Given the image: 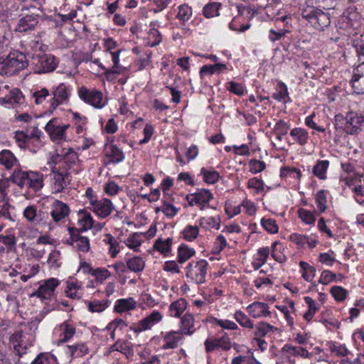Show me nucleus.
Returning a JSON list of instances; mask_svg holds the SVG:
<instances>
[{
	"label": "nucleus",
	"instance_id": "f257e3e1",
	"mask_svg": "<svg viewBox=\"0 0 364 364\" xmlns=\"http://www.w3.org/2000/svg\"><path fill=\"white\" fill-rule=\"evenodd\" d=\"M28 61L24 53L19 51L10 53L7 56L0 57V74L14 75L26 68Z\"/></svg>",
	"mask_w": 364,
	"mask_h": 364
},
{
	"label": "nucleus",
	"instance_id": "f03ea898",
	"mask_svg": "<svg viewBox=\"0 0 364 364\" xmlns=\"http://www.w3.org/2000/svg\"><path fill=\"white\" fill-rule=\"evenodd\" d=\"M302 18L307 20L312 26L318 31H323L331 24V16L328 13L315 7H306L301 11Z\"/></svg>",
	"mask_w": 364,
	"mask_h": 364
},
{
	"label": "nucleus",
	"instance_id": "7ed1b4c3",
	"mask_svg": "<svg viewBox=\"0 0 364 364\" xmlns=\"http://www.w3.org/2000/svg\"><path fill=\"white\" fill-rule=\"evenodd\" d=\"M79 97L85 102L91 105L96 108H102L104 106L102 103V92L96 90H89L85 86H82L78 91Z\"/></svg>",
	"mask_w": 364,
	"mask_h": 364
},
{
	"label": "nucleus",
	"instance_id": "20e7f679",
	"mask_svg": "<svg viewBox=\"0 0 364 364\" xmlns=\"http://www.w3.org/2000/svg\"><path fill=\"white\" fill-rule=\"evenodd\" d=\"M347 124L349 127L346 129V134H355L361 131V127L364 126V111H349L346 114Z\"/></svg>",
	"mask_w": 364,
	"mask_h": 364
},
{
	"label": "nucleus",
	"instance_id": "39448f33",
	"mask_svg": "<svg viewBox=\"0 0 364 364\" xmlns=\"http://www.w3.org/2000/svg\"><path fill=\"white\" fill-rule=\"evenodd\" d=\"M58 279L55 278H50L46 279L41 284L38 289L31 294V296H37L38 298L50 300L51 296L54 294L55 288L59 285Z\"/></svg>",
	"mask_w": 364,
	"mask_h": 364
},
{
	"label": "nucleus",
	"instance_id": "423d86ee",
	"mask_svg": "<svg viewBox=\"0 0 364 364\" xmlns=\"http://www.w3.org/2000/svg\"><path fill=\"white\" fill-rule=\"evenodd\" d=\"M53 97L50 101V112H53L58 106L60 104L65 102L68 100L70 95V89L69 86L65 85L64 83H60L53 91Z\"/></svg>",
	"mask_w": 364,
	"mask_h": 364
},
{
	"label": "nucleus",
	"instance_id": "0eeeda50",
	"mask_svg": "<svg viewBox=\"0 0 364 364\" xmlns=\"http://www.w3.org/2000/svg\"><path fill=\"white\" fill-rule=\"evenodd\" d=\"M90 205L92 206V211L102 218L109 216L114 209L112 201L107 198L100 200L96 198L91 199Z\"/></svg>",
	"mask_w": 364,
	"mask_h": 364
},
{
	"label": "nucleus",
	"instance_id": "6e6552de",
	"mask_svg": "<svg viewBox=\"0 0 364 364\" xmlns=\"http://www.w3.org/2000/svg\"><path fill=\"white\" fill-rule=\"evenodd\" d=\"M350 84L354 92L364 94V63H360L353 69Z\"/></svg>",
	"mask_w": 364,
	"mask_h": 364
},
{
	"label": "nucleus",
	"instance_id": "1a4fd4ad",
	"mask_svg": "<svg viewBox=\"0 0 364 364\" xmlns=\"http://www.w3.org/2000/svg\"><path fill=\"white\" fill-rule=\"evenodd\" d=\"M70 213L69 206L58 200H55L52 204L51 216L55 222H59Z\"/></svg>",
	"mask_w": 364,
	"mask_h": 364
},
{
	"label": "nucleus",
	"instance_id": "9d476101",
	"mask_svg": "<svg viewBox=\"0 0 364 364\" xmlns=\"http://www.w3.org/2000/svg\"><path fill=\"white\" fill-rule=\"evenodd\" d=\"M268 309L269 306L267 304L259 301L253 302L247 308L250 315L255 318L270 316L271 312Z\"/></svg>",
	"mask_w": 364,
	"mask_h": 364
},
{
	"label": "nucleus",
	"instance_id": "9b49d317",
	"mask_svg": "<svg viewBox=\"0 0 364 364\" xmlns=\"http://www.w3.org/2000/svg\"><path fill=\"white\" fill-rule=\"evenodd\" d=\"M58 63L54 55L45 54L41 57L39 60L40 65L36 73L41 74L52 72L56 68Z\"/></svg>",
	"mask_w": 364,
	"mask_h": 364
},
{
	"label": "nucleus",
	"instance_id": "f8f14e48",
	"mask_svg": "<svg viewBox=\"0 0 364 364\" xmlns=\"http://www.w3.org/2000/svg\"><path fill=\"white\" fill-rule=\"evenodd\" d=\"M38 23L37 16L34 14L26 15L19 19L16 31L20 33L33 31Z\"/></svg>",
	"mask_w": 364,
	"mask_h": 364
},
{
	"label": "nucleus",
	"instance_id": "ddd939ff",
	"mask_svg": "<svg viewBox=\"0 0 364 364\" xmlns=\"http://www.w3.org/2000/svg\"><path fill=\"white\" fill-rule=\"evenodd\" d=\"M57 120L56 118L50 120L45 127L46 132L53 141L62 140L65 137V133L60 129V126L56 124Z\"/></svg>",
	"mask_w": 364,
	"mask_h": 364
},
{
	"label": "nucleus",
	"instance_id": "4468645a",
	"mask_svg": "<svg viewBox=\"0 0 364 364\" xmlns=\"http://www.w3.org/2000/svg\"><path fill=\"white\" fill-rule=\"evenodd\" d=\"M88 353L89 349L85 343H75L65 346V353L71 358L82 357Z\"/></svg>",
	"mask_w": 364,
	"mask_h": 364
},
{
	"label": "nucleus",
	"instance_id": "2eb2a0df",
	"mask_svg": "<svg viewBox=\"0 0 364 364\" xmlns=\"http://www.w3.org/2000/svg\"><path fill=\"white\" fill-rule=\"evenodd\" d=\"M29 176L30 171H24L21 169L16 168L9 177V181L16 184L21 188L24 187L28 188Z\"/></svg>",
	"mask_w": 364,
	"mask_h": 364
},
{
	"label": "nucleus",
	"instance_id": "dca6fc26",
	"mask_svg": "<svg viewBox=\"0 0 364 364\" xmlns=\"http://www.w3.org/2000/svg\"><path fill=\"white\" fill-rule=\"evenodd\" d=\"M23 98L22 92L19 89H13L9 92V94L4 97H0V105H6L7 104L11 105L13 107L15 105L21 103V99Z\"/></svg>",
	"mask_w": 364,
	"mask_h": 364
},
{
	"label": "nucleus",
	"instance_id": "f3484780",
	"mask_svg": "<svg viewBox=\"0 0 364 364\" xmlns=\"http://www.w3.org/2000/svg\"><path fill=\"white\" fill-rule=\"evenodd\" d=\"M193 195L195 204L196 205L208 204L210 200L213 198V193L205 188H198Z\"/></svg>",
	"mask_w": 364,
	"mask_h": 364
},
{
	"label": "nucleus",
	"instance_id": "a211bd4d",
	"mask_svg": "<svg viewBox=\"0 0 364 364\" xmlns=\"http://www.w3.org/2000/svg\"><path fill=\"white\" fill-rule=\"evenodd\" d=\"M208 263L204 259H201L196 262L195 268L198 269V272L194 273V279L198 284H203L205 282V275L207 274Z\"/></svg>",
	"mask_w": 364,
	"mask_h": 364
},
{
	"label": "nucleus",
	"instance_id": "6ab92c4d",
	"mask_svg": "<svg viewBox=\"0 0 364 364\" xmlns=\"http://www.w3.org/2000/svg\"><path fill=\"white\" fill-rule=\"evenodd\" d=\"M60 328L63 333L60 335L62 338L58 341V345L68 342L75 333V328L70 324V321H64Z\"/></svg>",
	"mask_w": 364,
	"mask_h": 364
},
{
	"label": "nucleus",
	"instance_id": "aec40b11",
	"mask_svg": "<svg viewBox=\"0 0 364 364\" xmlns=\"http://www.w3.org/2000/svg\"><path fill=\"white\" fill-rule=\"evenodd\" d=\"M43 176L41 173L30 171L28 188H31L35 191H39L43 187Z\"/></svg>",
	"mask_w": 364,
	"mask_h": 364
},
{
	"label": "nucleus",
	"instance_id": "412c9836",
	"mask_svg": "<svg viewBox=\"0 0 364 364\" xmlns=\"http://www.w3.org/2000/svg\"><path fill=\"white\" fill-rule=\"evenodd\" d=\"M227 69L224 63H215L214 65H205L200 70V75L203 77L204 75H210L214 73H220L221 71Z\"/></svg>",
	"mask_w": 364,
	"mask_h": 364
},
{
	"label": "nucleus",
	"instance_id": "4be33fe9",
	"mask_svg": "<svg viewBox=\"0 0 364 364\" xmlns=\"http://www.w3.org/2000/svg\"><path fill=\"white\" fill-rule=\"evenodd\" d=\"M282 353H291L294 356H301L302 358H309L310 356L308 350L301 346H293L290 344H286L282 348Z\"/></svg>",
	"mask_w": 364,
	"mask_h": 364
},
{
	"label": "nucleus",
	"instance_id": "5701e85b",
	"mask_svg": "<svg viewBox=\"0 0 364 364\" xmlns=\"http://www.w3.org/2000/svg\"><path fill=\"white\" fill-rule=\"evenodd\" d=\"M196 253L194 249L186 244H181L178 248V262L183 264L189 259Z\"/></svg>",
	"mask_w": 364,
	"mask_h": 364
},
{
	"label": "nucleus",
	"instance_id": "b1692460",
	"mask_svg": "<svg viewBox=\"0 0 364 364\" xmlns=\"http://www.w3.org/2000/svg\"><path fill=\"white\" fill-rule=\"evenodd\" d=\"M173 238L168 237L166 240L158 238L154 245V248L164 255H167L171 250Z\"/></svg>",
	"mask_w": 364,
	"mask_h": 364
},
{
	"label": "nucleus",
	"instance_id": "393cba45",
	"mask_svg": "<svg viewBox=\"0 0 364 364\" xmlns=\"http://www.w3.org/2000/svg\"><path fill=\"white\" fill-rule=\"evenodd\" d=\"M277 331V328L266 322H259L255 327V338H262L270 332Z\"/></svg>",
	"mask_w": 364,
	"mask_h": 364
},
{
	"label": "nucleus",
	"instance_id": "a878e982",
	"mask_svg": "<svg viewBox=\"0 0 364 364\" xmlns=\"http://www.w3.org/2000/svg\"><path fill=\"white\" fill-rule=\"evenodd\" d=\"M187 306V302L184 299H179L171 304L169 306L170 315L174 317H180Z\"/></svg>",
	"mask_w": 364,
	"mask_h": 364
},
{
	"label": "nucleus",
	"instance_id": "bb28decb",
	"mask_svg": "<svg viewBox=\"0 0 364 364\" xmlns=\"http://www.w3.org/2000/svg\"><path fill=\"white\" fill-rule=\"evenodd\" d=\"M329 161L323 160L318 161L316 164L313 168V173L321 180L326 178V171L329 166Z\"/></svg>",
	"mask_w": 364,
	"mask_h": 364
},
{
	"label": "nucleus",
	"instance_id": "cd10ccee",
	"mask_svg": "<svg viewBox=\"0 0 364 364\" xmlns=\"http://www.w3.org/2000/svg\"><path fill=\"white\" fill-rule=\"evenodd\" d=\"M15 139L16 142L18 144V146L21 149H28L33 153H36V150L33 149L31 144L29 140V136L23 131L16 132Z\"/></svg>",
	"mask_w": 364,
	"mask_h": 364
},
{
	"label": "nucleus",
	"instance_id": "c85d7f7f",
	"mask_svg": "<svg viewBox=\"0 0 364 364\" xmlns=\"http://www.w3.org/2000/svg\"><path fill=\"white\" fill-rule=\"evenodd\" d=\"M70 176V173L68 170L65 171H57V174L54 176L55 191L58 193L62 192L66 186L65 180Z\"/></svg>",
	"mask_w": 364,
	"mask_h": 364
},
{
	"label": "nucleus",
	"instance_id": "c756f323",
	"mask_svg": "<svg viewBox=\"0 0 364 364\" xmlns=\"http://www.w3.org/2000/svg\"><path fill=\"white\" fill-rule=\"evenodd\" d=\"M16 161V158L11 151L5 149L0 152V163L7 169H10Z\"/></svg>",
	"mask_w": 364,
	"mask_h": 364
},
{
	"label": "nucleus",
	"instance_id": "7c9ffc66",
	"mask_svg": "<svg viewBox=\"0 0 364 364\" xmlns=\"http://www.w3.org/2000/svg\"><path fill=\"white\" fill-rule=\"evenodd\" d=\"M135 308V301L132 298L121 299L117 301L114 310L117 312H123Z\"/></svg>",
	"mask_w": 364,
	"mask_h": 364
},
{
	"label": "nucleus",
	"instance_id": "2f4dec72",
	"mask_svg": "<svg viewBox=\"0 0 364 364\" xmlns=\"http://www.w3.org/2000/svg\"><path fill=\"white\" fill-rule=\"evenodd\" d=\"M200 175L203 176L204 182L208 184H214L220 178V173L215 170H208L205 168L200 169Z\"/></svg>",
	"mask_w": 364,
	"mask_h": 364
},
{
	"label": "nucleus",
	"instance_id": "473e14b6",
	"mask_svg": "<svg viewBox=\"0 0 364 364\" xmlns=\"http://www.w3.org/2000/svg\"><path fill=\"white\" fill-rule=\"evenodd\" d=\"M181 338V336L179 333L176 331L170 332L164 337L165 344L164 345V348L166 349L176 348Z\"/></svg>",
	"mask_w": 364,
	"mask_h": 364
},
{
	"label": "nucleus",
	"instance_id": "72a5a7b5",
	"mask_svg": "<svg viewBox=\"0 0 364 364\" xmlns=\"http://www.w3.org/2000/svg\"><path fill=\"white\" fill-rule=\"evenodd\" d=\"M199 225L205 229L215 228V229L219 230L220 228V218L219 216H218V218H201L199 220Z\"/></svg>",
	"mask_w": 364,
	"mask_h": 364
},
{
	"label": "nucleus",
	"instance_id": "f704fd0d",
	"mask_svg": "<svg viewBox=\"0 0 364 364\" xmlns=\"http://www.w3.org/2000/svg\"><path fill=\"white\" fill-rule=\"evenodd\" d=\"M127 267L130 271L139 272L144 269L145 264L141 257H134L127 260Z\"/></svg>",
	"mask_w": 364,
	"mask_h": 364
},
{
	"label": "nucleus",
	"instance_id": "c9c22d12",
	"mask_svg": "<svg viewBox=\"0 0 364 364\" xmlns=\"http://www.w3.org/2000/svg\"><path fill=\"white\" fill-rule=\"evenodd\" d=\"M290 134L291 136L295 138L296 142L300 145H305L307 143L309 138V134L307 131L301 128H294Z\"/></svg>",
	"mask_w": 364,
	"mask_h": 364
},
{
	"label": "nucleus",
	"instance_id": "e433bc0d",
	"mask_svg": "<svg viewBox=\"0 0 364 364\" xmlns=\"http://www.w3.org/2000/svg\"><path fill=\"white\" fill-rule=\"evenodd\" d=\"M183 237L188 242H191L196 239L199 234V228L196 225H187L182 231Z\"/></svg>",
	"mask_w": 364,
	"mask_h": 364
},
{
	"label": "nucleus",
	"instance_id": "4c0bfd02",
	"mask_svg": "<svg viewBox=\"0 0 364 364\" xmlns=\"http://www.w3.org/2000/svg\"><path fill=\"white\" fill-rule=\"evenodd\" d=\"M221 4L219 2H211L203 7V15L206 18H212L219 16V9Z\"/></svg>",
	"mask_w": 364,
	"mask_h": 364
},
{
	"label": "nucleus",
	"instance_id": "58836bf2",
	"mask_svg": "<svg viewBox=\"0 0 364 364\" xmlns=\"http://www.w3.org/2000/svg\"><path fill=\"white\" fill-rule=\"evenodd\" d=\"M31 364H57V358L50 353H40Z\"/></svg>",
	"mask_w": 364,
	"mask_h": 364
},
{
	"label": "nucleus",
	"instance_id": "ea45409f",
	"mask_svg": "<svg viewBox=\"0 0 364 364\" xmlns=\"http://www.w3.org/2000/svg\"><path fill=\"white\" fill-rule=\"evenodd\" d=\"M110 152L107 154V156L111 159L112 163H119L124 160V155L121 149L117 145L112 144L109 146Z\"/></svg>",
	"mask_w": 364,
	"mask_h": 364
},
{
	"label": "nucleus",
	"instance_id": "a19ab883",
	"mask_svg": "<svg viewBox=\"0 0 364 364\" xmlns=\"http://www.w3.org/2000/svg\"><path fill=\"white\" fill-rule=\"evenodd\" d=\"M304 299L309 306V309L304 314V318L306 321H310L314 317L316 312L318 310V308L316 306L314 301L311 297L305 296Z\"/></svg>",
	"mask_w": 364,
	"mask_h": 364
},
{
	"label": "nucleus",
	"instance_id": "79ce46f5",
	"mask_svg": "<svg viewBox=\"0 0 364 364\" xmlns=\"http://www.w3.org/2000/svg\"><path fill=\"white\" fill-rule=\"evenodd\" d=\"M299 265L303 271V278L307 282L311 281L315 276L316 269L304 261H301Z\"/></svg>",
	"mask_w": 364,
	"mask_h": 364
},
{
	"label": "nucleus",
	"instance_id": "37998d69",
	"mask_svg": "<svg viewBox=\"0 0 364 364\" xmlns=\"http://www.w3.org/2000/svg\"><path fill=\"white\" fill-rule=\"evenodd\" d=\"M297 212L299 218L306 224L314 225L315 223L316 216L311 211L301 208Z\"/></svg>",
	"mask_w": 364,
	"mask_h": 364
},
{
	"label": "nucleus",
	"instance_id": "c03bdc74",
	"mask_svg": "<svg viewBox=\"0 0 364 364\" xmlns=\"http://www.w3.org/2000/svg\"><path fill=\"white\" fill-rule=\"evenodd\" d=\"M326 190H320L316 194V203L320 213H323L326 210L327 198L326 196Z\"/></svg>",
	"mask_w": 364,
	"mask_h": 364
},
{
	"label": "nucleus",
	"instance_id": "a18cd8bd",
	"mask_svg": "<svg viewBox=\"0 0 364 364\" xmlns=\"http://www.w3.org/2000/svg\"><path fill=\"white\" fill-rule=\"evenodd\" d=\"M235 320L243 327L252 328L253 322L241 311H237L235 314Z\"/></svg>",
	"mask_w": 364,
	"mask_h": 364
},
{
	"label": "nucleus",
	"instance_id": "49530a36",
	"mask_svg": "<svg viewBox=\"0 0 364 364\" xmlns=\"http://www.w3.org/2000/svg\"><path fill=\"white\" fill-rule=\"evenodd\" d=\"M330 292L337 301H344L348 294V291L340 286H333L331 287Z\"/></svg>",
	"mask_w": 364,
	"mask_h": 364
},
{
	"label": "nucleus",
	"instance_id": "de8ad7c7",
	"mask_svg": "<svg viewBox=\"0 0 364 364\" xmlns=\"http://www.w3.org/2000/svg\"><path fill=\"white\" fill-rule=\"evenodd\" d=\"M353 46L356 50L359 61L364 63V35L353 41Z\"/></svg>",
	"mask_w": 364,
	"mask_h": 364
},
{
	"label": "nucleus",
	"instance_id": "09e8293b",
	"mask_svg": "<svg viewBox=\"0 0 364 364\" xmlns=\"http://www.w3.org/2000/svg\"><path fill=\"white\" fill-rule=\"evenodd\" d=\"M63 159H65V165L63 166V168L68 170V168H70L71 165L75 164L78 160V156L72 149H69Z\"/></svg>",
	"mask_w": 364,
	"mask_h": 364
},
{
	"label": "nucleus",
	"instance_id": "8fccbe9b",
	"mask_svg": "<svg viewBox=\"0 0 364 364\" xmlns=\"http://www.w3.org/2000/svg\"><path fill=\"white\" fill-rule=\"evenodd\" d=\"M250 171L252 173H257L264 171L266 168V164L255 159H252L249 161Z\"/></svg>",
	"mask_w": 364,
	"mask_h": 364
},
{
	"label": "nucleus",
	"instance_id": "3c124183",
	"mask_svg": "<svg viewBox=\"0 0 364 364\" xmlns=\"http://www.w3.org/2000/svg\"><path fill=\"white\" fill-rule=\"evenodd\" d=\"M24 217L30 222L40 221L41 215L37 214L36 208L33 205L28 206L23 211Z\"/></svg>",
	"mask_w": 364,
	"mask_h": 364
},
{
	"label": "nucleus",
	"instance_id": "603ef678",
	"mask_svg": "<svg viewBox=\"0 0 364 364\" xmlns=\"http://www.w3.org/2000/svg\"><path fill=\"white\" fill-rule=\"evenodd\" d=\"M261 224L263 228L269 233L274 234L278 232L279 228L274 219L262 218L261 220Z\"/></svg>",
	"mask_w": 364,
	"mask_h": 364
},
{
	"label": "nucleus",
	"instance_id": "864d4df0",
	"mask_svg": "<svg viewBox=\"0 0 364 364\" xmlns=\"http://www.w3.org/2000/svg\"><path fill=\"white\" fill-rule=\"evenodd\" d=\"M333 124L336 130H343L346 133L347 127H349V124H347L346 116L344 117L341 114L335 116Z\"/></svg>",
	"mask_w": 364,
	"mask_h": 364
},
{
	"label": "nucleus",
	"instance_id": "5fc2aeb1",
	"mask_svg": "<svg viewBox=\"0 0 364 364\" xmlns=\"http://www.w3.org/2000/svg\"><path fill=\"white\" fill-rule=\"evenodd\" d=\"M109 301H106L105 302L100 301H90L88 303V309L91 312H102L103 311L107 306Z\"/></svg>",
	"mask_w": 364,
	"mask_h": 364
},
{
	"label": "nucleus",
	"instance_id": "6e6d98bb",
	"mask_svg": "<svg viewBox=\"0 0 364 364\" xmlns=\"http://www.w3.org/2000/svg\"><path fill=\"white\" fill-rule=\"evenodd\" d=\"M181 323L183 330H187L186 333L191 335L193 331L191 328L193 327L194 318L191 314H185L181 318Z\"/></svg>",
	"mask_w": 364,
	"mask_h": 364
},
{
	"label": "nucleus",
	"instance_id": "4d7b16f0",
	"mask_svg": "<svg viewBox=\"0 0 364 364\" xmlns=\"http://www.w3.org/2000/svg\"><path fill=\"white\" fill-rule=\"evenodd\" d=\"M212 323L213 324L218 325L225 329L236 330L238 328L235 322L229 320H222L217 318H213Z\"/></svg>",
	"mask_w": 364,
	"mask_h": 364
},
{
	"label": "nucleus",
	"instance_id": "13d9d810",
	"mask_svg": "<svg viewBox=\"0 0 364 364\" xmlns=\"http://www.w3.org/2000/svg\"><path fill=\"white\" fill-rule=\"evenodd\" d=\"M192 15V9L188 5L183 4L178 7L177 18L183 21H186Z\"/></svg>",
	"mask_w": 364,
	"mask_h": 364
},
{
	"label": "nucleus",
	"instance_id": "bf43d9fd",
	"mask_svg": "<svg viewBox=\"0 0 364 364\" xmlns=\"http://www.w3.org/2000/svg\"><path fill=\"white\" fill-rule=\"evenodd\" d=\"M278 92L274 93L272 95V97L278 101L285 100V98L288 97V90L287 85L284 82H279L278 84Z\"/></svg>",
	"mask_w": 364,
	"mask_h": 364
},
{
	"label": "nucleus",
	"instance_id": "052dcab7",
	"mask_svg": "<svg viewBox=\"0 0 364 364\" xmlns=\"http://www.w3.org/2000/svg\"><path fill=\"white\" fill-rule=\"evenodd\" d=\"M151 326L152 323L150 322L149 319L147 317H145L139 321L136 326H131L130 329L135 333H139L149 329Z\"/></svg>",
	"mask_w": 364,
	"mask_h": 364
},
{
	"label": "nucleus",
	"instance_id": "680f3d73",
	"mask_svg": "<svg viewBox=\"0 0 364 364\" xmlns=\"http://www.w3.org/2000/svg\"><path fill=\"white\" fill-rule=\"evenodd\" d=\"M111 275L110 272L105 268L98 267L92 272V275L97 281L102 282Z\"/></svg>",
	"mask_w": 364,
	"mask_h": 364
},
{
	"label": "nucleus",
	"instance_id": "e2e57ef3",
	"mask_svg": "<svg viewBox=\"0 0 364 364\" xmlns=\"http://www.w3.org/2000/svg\"><path fill=\"white\" fill-rule=\"evenodd\" d=\"M227 87L228 90L235 95L242 96L244 94V87L240 83H237L234 81H230Z\"/></svg>",
	"mask_w": 364,
	"mask_h": 364
},
{
	"label": "nucleus",
	"instance_id": "0e129e2a",
	"mask_svg": "<svg viewBox=\"0 0 364 364\" xmlns=\"http://www.w3.org/2000/svg\"><path fill=\"white\" fill-rule=\"evenodd\" d=\"M336 279V274L329 270L322 272L318 282L323 284H328L330 282Z\"/></svg>",
	"mask_w": 364,
	"mask_h": 364
},
{
	"label": "nucleus",
	"instance_id": "69168bd1",
	"mask_svg": "<svg viewBox=\"0 0 364 364\" xmlns=\"http://www.w3.org/2000/svg\"><path fill=\"white\" fill-rule=\"evenodd\" d=\"M76 243L78 251L87 252L90 249V240L87 237L82 236Z\"/></svg>",
	"mask_w": 364,
	"mask_h": 364
},
{
	"label": "nucleus",
	"instance_id": "338daca9",
	"mask_svg": "<svg viewBox=\"0 0 364 364\" xmlns=\"http://www.w3.org/2000/svg\"><path fill=\"white\" fill-rule=\"evenodd\" d=\"M289 240L297 245L303 247L307 241V235L292 233L289 235Z\"/></svg>",
	"mask_w": 364,
	"mask_h": 364
},
{
	"label": "nucleus",
	"instance_id": "774afa93",
	"mask_svg": "<svg viewBox=\"0 0 364 364\" xmlns=\"http://www.w3.org/2000/svg\"><path fill=\"white\" fill-rule=\"evenodd\" d=\"M140 237V233L135 232L134 233L132 237H129L127 241L129 244L127 245L129 247L134 250V251H136L139 248V247L141 245V242L139 239Z\"/></svg>",
	"mask_w": 364,
	"mask_h": 364
}]
</instances>
